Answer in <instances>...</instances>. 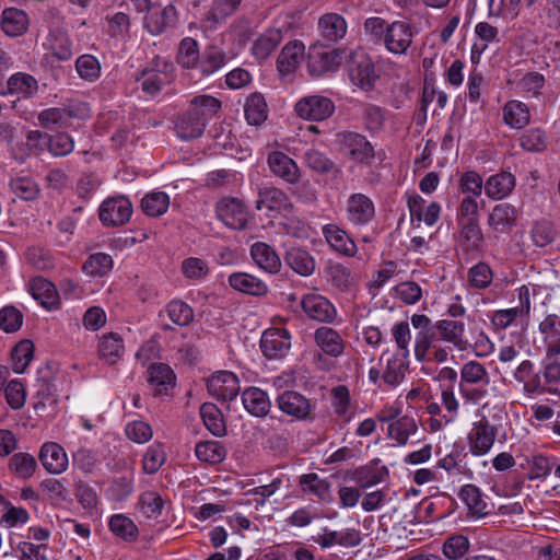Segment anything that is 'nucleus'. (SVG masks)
<instances>
[{
  "label": "nucleus",
  "instance_id": "1",
  "mask_svg": "<svg viewBox=\"0 0 560 560\" xmlns=\"http://www.w3.org/2000/svg\"><path fill=\"white\" fill-rule=\"evenodd\" d=\"M221 105V101L211 95L192 97L189 107L174 120L176 136L184 141L201 137L208 121L217 116Z\"/></svg>",
  "mask_w": 560,
  "mask_h": 560
},
{
  "label": "nucleus",
  "instance_id": "2",
  "mask_svg": "<svg viewBox=\"0 0 560 560\" xmlns=\"http://www.w3.org/2000/svg\"><path fill=\"white\" fill-rule=\"evenodd\" d=\"M334 102L324 95L313 94L300 98L294 110L296 115L306 120L323 121L328 119L335 113Z\"/></svg>",
  "mask_w": 560,
  "mask_h": 560
},
{
  "label": "nucleus",
  "instance_id": "3",
  "mask_svg": "<svg viewBox=\"0 0 560 560\" xmlns=\"http://www.w3.org/2000/svg\"><path fill=\"white\" fill-rule=\"evenodd\" d=\"M215 213L228 228L244 230L248 222V211L242 200L223 197L215 205Z\"/></svg>",
  "mask_w": 560,
  "mask_h": 560
},
{
  "label": "nucleus",
  "instance_id": "4",
  "mask_svg": "<svg viewBox=\"0 0 560 560\" xmlns=\"http://www.w3.org/2000/svg\"><path fill=\"white\" fill-rule=\"evenodd\" d=\"M132 205L124 196L104 200L98 209V218L105 226H120L129 221Z\"/></svg>",
  "mask_w": 560,
  "mask_h": 560
},
{
  "label": "nucleus",
  "instance_id": "5",
  "mask_svg": "<svg viewBox=\"0 0 560 560\" xmlns=\"http://www.w3.org/2000/svg\"><path fill=\"white\" fill-rule=\"evenodd\" d=\"M262 354L269 360L284 358L291 349V335L284 328H269L260 338Z\"/></svg>",
  "mask_w": 560,
  "mask_h": 560
},
{
  "label": "nucleus",
  "instance_id": "6",
  "mask_svg": "<svg viewBox=\"0 0 560 560\" xmlns=\"http://www.w3.org/2000/svg\"><path fill=\"white\" fill-rule=\"evenodd\" d=\"M337 141L347 151L352 160L361 163H369L374 159V147L365 136L353 131H341L337 133Z\"/></svg>",
  "mask_w": 560,
  "mask_h": 560
},
{
  "label": "nucleus",
  "instance_id": "7",
  "mask_svg": "<svg viewBox=\"0 0 560 560\" xmlns=\"http://www.w3.org/2000/svg\"><path fill=\"white\" fill-rule=\"evenodd\" d=\"M255 207L258 211L266 210L271 217H273L275 213H289L293 210V203L288 195L280 188L273 186L259 188Z\"/></svg>",
  "mask_w": 560,
  "mask_h": 560
},
{
  "label": "nucleus",
  "instance_id": "8",
  "mask_svg": "<svg viewBox=\"0 0 560 560\" xmlns=\"http://www.w3.org/2000/svg\"><path fill=\"white\" fill-rule=\"evenodd\" d=\"M497 428L491 425L489 420L482 416L479 421L474 422L468 433V444L470 452L476 456L487 454L495 440Z\"/></svg>",
  "mask_w": 560,
  "mask_h": 560
},
{
  "label": "nucleus",
  "instance_id": "9",
  "mask_svg": "<svg viewBox=\"0 0 560 560\" xmlns=\"http://www.w3.org/2000/svg\"><path fill=\"white\" fill-rule=\"evenodd\" d=\"M346 214L354 226L368 225L375 217L374 202L364 194H352L347 200Z\"/></svg>",
  "mask_w": 560,
  "mask_h": 560
},
{
  "label": "nucleus",
  "instance_id": "10",
  "mask_svg": "<svg viewBox=\"0 0 560 560\" xmlns=\"http://www.w3.org/2000/svg\"><path fill=\"white\" fill-rule=\"evenodd\" d=\"M237 376L229 371L213 374L207 382L208 393L219 400L229 401L236 398L240 393Z\"/></svg>",
  "mask_w": 560,
  "mask_h": 560
},
{
  "label": "nucleus",
  "instance_id": "11",
  "mask_svg": "<svg viewBox=\"0 0 560 560\" xmlns=\"http://www.w3.org/2000/svg\"><path fill=\"white\" fill-rule=\"evenodd\" d=\"M177 12L173 4L154 3L149 14L144 16V27L151 35H161L176 24Z\"/></svg>",
  "mask_w": 560,
  "mask_h": 560
},
{
  "label": "nucleus",
  "instance_id": "12",
  "mask_svg": "<svg viewBox=\"0 0 560 560\" xmlns=\"http://www.w3.org/2000/svg\"><path fill=\"white\" fill-rule=\"evenodd\" d=\"M301 306L308 318L320 323H332L337 316L335 305L320 294L310 293L304 295Z\"/></svg>",
  "mask_w": 560,
  "mask_h": 560
},
{
  "label": "nucleus",
  "instance_id": "13",
  "mask_svg": "<svg viewBox=\"0 0 560 560\" xmlns=\"http://www.w3.org/2000/svg\"><path fill=\"white\" fill-rule=\"evenodd\" d=\"M413 32L410 23L406 21H394L388 25L384 38L385 47L396 55H404L412 44Z\"/></svg>",
  "mask_w": 560,
  "mask_h": 560
},
{
  "label": "nucleus",
  "instance_id": "14",
  "mask_svg": "<svg viewBox=\"0 0 560 560\" xmlns=\"http://www.w3.org/2000/svg\"><path fill=\"white\" fill-rule=\"evenodd\" d=\"M268 166L271 173L287 182L288 184H298L301 179L300 168L296 162L281 151H272L267 158Z\"/></svg>",
  "mask_w": 560,
  "mask_h": 560
},
{
  "label": "nucleus",
  "instance_id": "15",
  "mask_svg": "<svg viewBox=\"0 0 560 560\" xmlns=\"http://www.w3.org/2000/svg\"><path fill=\"white\" fill-rule=\"evenodd\" d=\"M408 357L406 353L384 351L380 358V363L385 362V369L382 374L383 381L389 386H396L405 378L408 370Z\"/></svg>",
  "mask_w": 560,
  "mask_h": 560
},
{
  "label": "nucleus",
  "instance_id": "16",
  "mask_svg": "<svg viewBox=\"0 0 560 560\" xmlns=\"http://www.w3.org/2000/svg\"><path fill=\"white\" fill-rule=\"evenodd\" d=\"M278 408L298 420H305L312 412L311 401L302 394L294 390H285L277 398Z\"/></svg>",
  "mask_w": 560,
  "mask_h": 560
},
{
  "label": "nucleus",
  "instance_id": "17",
  "mask_svg": "<svg viewBox=\"0 0 560 560\" xmlns=\"http://www.w3.org/2000/svg\"><path fill=\"white\" fill-rule=\"evenodd\" d=\"M340 59L341 57L337 49H312L308 52L307 59L308 72L313 77H320L327 72L335 71L340 65Z\"/></svg>",
  "mask_w": 560,
  "mask_h": 560
},
{
  "label": "nucleus",
  "instance_id": "18",
  "mask_svg": "<svg viewBox=\"0 0 560 560\" xmlns=\"http://www.w3.org/2000/svg\"><path fill=\"white\" fill-rule=\"evenodd\" d=\"M322 232L331 249L347 257L355 255L357 245L343 229L329 223L323 226Z\"/></svg>",
  "mask_w": 560,
  "mask_h": 560
},
{
  "label": "nucleus",
  "instance_id": "19",
  "mask_svg": "<svg viewBox=\"0 0 560 560\" xmlns=\"http://www.w3.org/2000/svg\"><path fill=\"white\" fill-rule=\"evenodd\" d=\"M38 458L43 467L50 474H61L68 468V456L63 447L58 443H44Z\"/></svg>",
  "mask_w": 560,
  "mask_h": 560
},
{
  "label": "nucleus",
  "instance_id": "20",
  "mask_svg": "<svg viewBox=\"0 0 560 560\" xmlns=\"http://www.w3.org/2000/svg\"><path fill=\"white\" fill-rule=\"evenodd\" d=\"M349 75L353 84L365 91L372 90L377 79L372 60L365 56L352 60Z\"/></svg>",
  "mask_w": 560,
  "mask_h": 560
},
{
  "label": "nucleus",
  "instance_id": "21",
  "mask_svg": "<svg viewBox=\"0 0 560 560\" xmlns=\"http://www.w3.org/2000/svg\"><path fill=\"white\" fill-rule=\"evenodd\" d=\"M306 166L314 173L330 178H337L341 174L340 167L326 153L310 149L304 153Z\"/></svg>",
  "mask_w": 560,
  "mask_h": 560
},
{
  "label": "nucleus",
  "instance_id": "22",
  "mask_svg": "<svg viewBox=\"0 0 560 560\" xmlns=\"http://www.w3.org/2000/svg\"><path fill=\"white\" fill-rule=\"evenodd\" d=\"M517 210L514 206L502 202L493 207L488 218L489 226L497 233H509L516 224Z\"/></svg>",
  "mask_w": 560,
  "mask_h": 560
},
{
  "label": "nucleus",
  "instance_id": "23",
  "mask_svg": "<svg viewBox=\"0 0 560 560\" xmlns=\"http://www.w3.org/2000/svg\"><path fill=\"white\" fill-rule=\"evenodd\" d=\"M250 256L256 266L269 273H277L281 269L280 257L267 243H254L250 247Z\"/></svg>",
  "mask_w": 560,
  "mask_h": 560
},
{
  "label": "nucleus",
  "instance_id": "24",
  "mask_svg": "<svg viewBox=\"0 0 560 560\" xmlns=\"http://www.w3.org/2000/svg\"><path fill=\"white\" fill-rule=\"evenodd\" d=\"M283 38L280 27H269L259 35L252 46V54L257 60L267 59L279 46Z\"/></svg>",
  "mask_w": 560,
  "mask_h": 560
},
{
  "label": "nucleus",
  "instance_id": "25",
  "mask_svg": "<svg viewBox=\"0 0 560 560\" xmlns=\"http://www.w3.org/2000/svg\"><path fill=\"white\" fill-rule=\"evenodd\" d=\"M516 184L515 176L510 172H501L491 175L485 183L486 195L493 200H501L508 197Z\"/></svg>",
  "mask_w": 560,
  "mask_h": 560
},
{
  "label": "nucleus",
  "instance_id": "26",
  "mask_svg": "<svg viewBox=\"0 0 560 560\" xmlns=\"http://www.w3.org/2000/svg\"><path fill=\"white\" fill-rule=\"evenodd\" d=\"M314 340L319 349L330 357H339L345 350L343 339L331 327L322 326L314 332Z\"/></svg>",
  "mask_w": 560,
  "mask_h": 560
},
{
  "label": "nucleus",
  "instance_id": "27",
  "mask_svg": "<svg viewBox=\"0 0 560 560\" xmlns=\"http://www.w3.org/2000/svg\"><path fill=\"white\" fill-rule=\"evenodd\" d=\"M32 296L48 311L59 307V295L56 287L48 280L37 277L31 282Z\"/></svg>",
  "mask_w": 560,
  "mask_h": 560
},
{
  "label": "nucleus",
  "instance_id": "28",
  "mask_svg": "<svg viewBox=\"0 0 560 560\" xmlns=\"http://www.w3.org/2000/svg\"><path fill=\"white\" fill-rule=\"evenodd\" d=\"M518 299L522 304V308L512 307L508 310H499L495 311L492 315V324L500 328L504 329L509 327L516 318L518 314L528 315L530 311V302H529V292L528 289L523 285L518 291Z\"/></svg>",
  "mask_w": 560,
  "mask_h": 560
},
{
  "label": "nucleus",
  "instance_id": "29",
  "mask_svg": "<svg viewBox=\"0 0 560 560\" xmlns=\"http://www.w3.org/2000/svg\"><path fill=\"white\" fill-rule=\"evenodd\" d=\"M347 28L346 20L338 13H326L318 20V30L322 37L330 43H337L343 38Z\"/></svg>",
  "mask_w": 560,
  "mask_h": 560
},
{
  "label": "nucleus",
  "instance_id": "30",
  "mask_svg": "<svg viewBox=\"0 0 560 560\" xmlns=\"http://www.w3.org/2000/svg\"><path fill=\"white\" fill-rule=\"evenodd\" d=\"M27 14L16 8H7L1 14V30L10 37L23 35L28 28Z\"/></svg>",
  "mask_w": 560,
  "mask_h": 560
},
{
  "label": "nucleus",
  "instance_id": "31",
  "mask_svg": "<svg viewBox=\"0 0 560 560\" xmlns=\"http://www.w3.org/2000/svg\"><path fill=\"white\" fill-rule=\"evenodd\" d=\"M228 281L231 288L245 294L262 296L268 292V287L264 281L246 272H234Z\"/></svg>",
  "mask_w": 560,
  "mask_h": 560
},
{
  "label": "nucleus",
  "instance_id": "32",
  "mask_svg": "<svg viewBox=\"0 0 560 560\" xmlns=\"http://www.w3.org/2000/svg\"><path fill=\"white\" fill-rule=\"evenodd\" d=\"M244 408L255 417H265L271 408V401L266 392L258 387H248L242 394Z\"/></svg>",
  "mask_w": 560,
  "mask_h": 560
},
{
  "label": "nucleus",
  "instance_id": "33",
  "mask_svg": "<svg viewBox=\"0 0 560 560\" xmlns=\"http://www.w3.org/2000/svg\"><path fill=\"white\" fill-rule=\"evenodd\" d=\"M175 378L173 370L165 363H155L148 369V382L159 395L173 388Z\"/></svg>",
  "mask_w": 560,
  "mask_h": 560
},
{
  "label": "nucleus",
  "instance_id": "34",
  "mask_svg": "<svg viewBox=\"0 0 560 560\" xmlns=\"http://www.w3.org/2000/svg\"><path fill=\"white\" fill-rule=\"evenodd\" d=\"M441 340L452 343L458 349H464L466 341L464 339L465 324L462 320L440 319L435 323Z\"/></svg>",
  "mask_w": 560,
  "mask_h": 560
},
{
  "label": "nucleus",
  "instance_id": "35",
  "mask_svg": "<svg viewBox=\"0 0 560 560\" xmlns=\"http://www.w3.org/2000/svg\"><path fill=\"white\" fill-rule=\"evenodd\" d=\"M285 264L298 275L307 277L315 270V259L305 249L299 247L290 248L284 256Z\"/></svg>",
  "mask_w": 560,
  "mask_h": 560
},
{
  "label": "nucleus",
  "instance_id": "36",
  "mask_svg": "<svg viewBox=\"0 0 560 560\" xmlns=\"http://www.w3.org/2000/svg\"><path fill=\"white\" fill-rule=\"evenodd\" d=\"M304 45L302 42H289L281 50L277 58V68L283 75L293 72L303 54Z\"/></svg>",
  "mask_w": 560,
  "mask_h": 560
},
{
  "label": "nucleus",
  "instance_id": "37",
  "mask_svg": "<svg viewBox=\"0 0 560 560\" xmlns=\"http://www.w3.org/2000/svg\"><path fill=\"white\" fill-rule=\"evenodd\" d=\"M387 476V467L375 464L357 468L353 472V480L360 488L368 489L383 482Z\"/></svg>",
  "mask_w": 560,
  "mask_h": 560
},
{
  "label": "nucleus",
  "instance_id": "38",
  "mask_svg": "<svg viewBox=\"0 0 560 560\" xmlns=\"http://www.w3.org/2000/svg\"><path fill=\"white\" fill-rule=\"evenodd\" d=\"M300 485L305 491H310L322 502L331 503L334 501L330 483L314 472L302 475L300 477Z\"/></svg>",
  "mask_w": 560,
  "mask_h": 560
},
{
  "label": "nucleus",
  "instance_id": "39",
  "mask_svg": "<svg viewBox=\"0 0 560 560\" xmlns=\"http://www.w3.org/2000/svg\"><path fill=\"white\" fill-rule=\"evenodd\" d=\"M228 62L225 51L217 46L205 48L199 60V68L202 74L211 75L222 69Z\"/></svg>",
  "mask_w": 560,
  "mask_h": 560
},
{
  "label": "nucleus",
  "instance_id": "40",
  "mask_svg": "<svg viewBox=\"0 0 560 560\" xmlns=\"http://www.w3.org/2000/svg\"><path fill=\"white\" fill-rule=\"evenodd\" d=\"M503 120L512 128L525 127L530 120L527 105L521 101H509L503 107Z\"/></svg>",
  "mask_w": 560,
  "mask_h": 560
},
{
  "label": "nucleus",
  "instance_id": "41",
  "mask_svg": "<svg viewBox=\"0 0 560 560\" xmlns=\"http://www.w3.org/2000/svg\"><path fill=\"white\" fill-rule=\"evenodd\" d=\"M245 118L249 125L259 126L268 117L265 97L259 93L250 94L244 105Z\"/></svg>",
  "mask_w": 560,
  "mask_h": 560
},
{
  "label": "nucleus",
  "instance_id": "42",
  "mask_svg": "<svg viewBox=\"0 0 560 560\" xmlns=\"http://www.w3.org/2000/svg\"><path fill=\"white\" fill-rule=\"evenodd\" d=\"M200 416L206 428L215 436L226 434V425L221 410L212 402H205L200 407Z\"/></svg>",
  "mask_w": 560,
  "mask_h": 560
},
{
  "label": "nucleus",
  "instance_id": "43",
  "mask_svg": "<svg viewBox=\"0 0 560 560\" xmlns=\"http://www.w3.org/2000/svg\"><path fill=\"white\" fill-rule=\"evenodd\" d=\"M113 267L114 260L109 254L94 253L84 261L82 270L86 276L102 278L105 277Z\"/></svg>",
  "mask_w": 560,
  "mask_h": 560
},
{
  "label": "nucleus",
  "instance_id": "44",
  "mask_svg": "<svg viewBox=\"0 0 560 560\" xmlns=\"http://www.w3.org/2000/svg\"><path fill=\"white\" fill-rule=\"evenodd\" d=\"M124 343L121 337L116 332L104 335L98 342V353L101 359L108 364H114L121 357Z\"/></svg>",
  "mask_w": 560,
  "mask_h": 560
},
{
  "label": "nucleus",
  "instance_id": "45",
  "mask_svg": "<svg viewBox=\"0 0 560 560\" xmlns=\"http://www.w3.org/2000/svg\"><path fill=\"white\" fill-rule=\"evenodd\" d=\"M7 88L10 94L31 97L37 92L38 83L33 75L24 72H18L9 78Z\"/></svg>",
  "mask_w": 560,
  "mask_h": 560
},
{
  "label": "nucleus",
  "instance_id": "46",
  "mask_svg": "<svg viewBox=\"0 0 560 560\" xmlns=\"http://www.w3.org/2000/svg\"><path fill=\"white\" fill-rule=\"evenodd\" d=\"M490 378L487 369L478 361H469L460 369L459 385H489Z\"/></svg>",
  "mask_w": 560,
  "mask_h": 560
},
{
  "label": "nucleus",
  "instance_id": "47",
  "mask_svg": "<svg viewBox=\"0 0 560 560\" xmlns=\"http://www.w3.org/2000/svg\"><path fill=\"white\" fill-rule=\"evenodd\" d=\"M459 497L471 514L483 516L490 513L488 503L483 500L481 491L475 485H465L460 489Z\"/></svg>",
  "mask_w": 560,
  "mask_h": 560
},
{
  "label": "nucleus",
  "instance_id": "48",
  "mask_svg": "<svg viewBox=\"0 0 560 560\" xmlns=\"http://www.w3.org/2000/svg\"><path fill=\"white\" fill-rule=\"evenodd\" d=\"M195 454L201 462L208 464L222 463L226 457V450L219 441L199 442L195 447Z\"/></svg>",
  "mask_w": 560,
  "mask_h": 560
},
{
  "label": "nucleus",
  "instance_id": "49",
  "mask_svg": "<svg viewBox=\"0 0 560 560\" xmlns=\"http://www.w3.org/2000/svg\"><path fill=\"white\" fill-rule=\"evenodd\" d=\"M418 430L416 420L409 416H402L396 421L389 423L388 435L397 441L399 445L407 444L409 436L415 434Z\"/></svg>",
  "mask_w": 560,
  "mask_h": 560
},
{
  "label": "nucleus",
  "instance_id": "50",
  "mask_svg": "<svg viewBox=\"0 0 560 560\" xmlns=\"http://www.w3.org/2000/svg\"><path fill=\"white\" fill-rule=\"evenodd\" d=\"M200 57L196 39L185 37L180 40L176 57L178 65L186 69H192L199 63Z\"/></svg>",
  "mask_w": 560,
  "mask_h": 560
},
{
  "label": "nucleus",
  "instance_id": "51",
  "mask_svg": "<svg viewBox=\"0 0 560 560\" xmlns=\"http://www.w3.org/2000/svg\"><path fill=\"white\" fill-rule=\"evenodd\" d=\"M9 469L21 479L31 478L37 469L35 457L28 453H16L9 460Z\"/></svg>",
  "mask_w": 560,
  "mask_h": 560
},
{
  "label": "nucleus",
  "instance_id": "52",
  "mask_svg": "<svg viewBox=\"0 0 560 560\" xmlns=\"http://www.w3.org/2000/svg\"><path fill=\"white\" fill-rule=\"evenodd\" d=\"M170 206V197L163 191H153L147 194L141 200L143 212L150 217H160L164 214Z\"/></svg>",
  "mask_w": 560,
  "mask_h": 560
},
{
  "label": "nucleus",
  "instance_id": "53",
  "mask_svg": "<svg viewBox=\"0 0 560 560\" xmlns=\"http://www.w3.org/2000/svg\"><path fill=\"white\" fill-rule=\"evenodd\" d=\"M460 240L466 250L479 249L483 242V234L478 221L458 223Z\"/></svg>",
  "mask_w": 560,
  "mask_h": 560
},
{
  "label": "nucleus",
  "instance_id": "54",
  "mask_svg": "<svg viewBox=\"0 0 560 560\" xmlns=\"http://www.w3.org/2000/svg\"><path fill=\"white\" fill-rule=\"evenodd\" d=\"M34 355V343L28 339H23L12 349L13 371L21 374L25 371Z\"/></svg>",
  "mask_w": 560,
  "mask_h": 560
},
{
  "label": "nucleus",
  "instance_id": "55",
  "mask_svg": "<svg viewBox=\"0 0 560 560\" xmlns=\"http://www.w3.org/2000/svg\"><path fill=\"white\" fill-rule=\"evenodd\" d=\"M520 145L528 152H542L548 145V136L540 128H529L520 137Z\"/></svg>",
  "mask_w": 560,
  "mask_h": 560
},
{
  "label": "nucleus",
  "instance_id": "56",
  "mask_svg": "<svg viewBox=\"0 0 560 560\" xmlns=\"http://www.w3.org/2000/svg\"><path fill=\"white\" fill-rule=\"evenodd\" d=\"M361 117L365 130L370 133H377L384 127L385 110L380 106L373 104L364 105Z\"/></svg>",
  "mask_w": 560,
  "mask_h": 560
},
{
  "label": "nucleus",
  "instance_id": "57",
  "mask_svg": "<svg viewBox=\"0 0 560 560\" xmlns=\"http://www.w3.org/2000/svg\"><path fill=\"white\" fill-rule=\"evenodd\" d=\"M9 186L14 195L24 200H35L40 192L39 186L31 177L13 178L10 180Z\"/></svg>",
  "mask_w": 560,
  "mask_h": 560
},
{
  "label": "nucleus",
  "instance_id": "58",
  "mask_svg": "<svg viewBox=\"0 0 560 560\" xmlns=\"http://www.w3.org/2000/svg\"><path fill=\"white\" fill-rule=\"evenodd\" d=\"M110 530L125 540H132L138 535V528L135 523L122 514H115L109 520Z\"/></svg>",
  "mask_w": 560,
  "mask_h": 560
},
{
  "label": "nucleus",
  "instance_id": "59",
  "mask_svg": "<svg viewBox=\"0 0 560 560\" xmlns=\"http://www.w3.org/2000/svg\"><path fill=\"white\" fill-rule=\"evenodd\" d=\"M170 319L178 326H187L194 319L192 308L183 301L174 300L166 307Z\"/></svg>",
  "mask_w": 560,
  "mask_h": 560
},
{
  "label": "nucleus",
  "instance_id": "60",
  "mask_svg": "<svg viewBox=\"0 0 560 560\" xmlns=\"http://www.w3.org/2000/svg\"><path fill=\"white\" fill-rule=\"evenodd\" d=\"M557 232L553 223L549 220L537 221L532 229V240L538 247H545L551 244L556 238Z\"/></svg>",
  "mask_w": 560,
  "mask_h": 560
},
{
  "label": "nucleus",
  "instance_id": "61",
  "mask_svg": "<svg viewBox=\"0 0 560 560\" xmlns=\"http://www.w3.org/2000/svg\"><path fill=\"white\" fill-rule=\"evenodd\" d=\"M63 110L61 107H51L42 110L38 114V122L39 125L49 130H58L68 128L66 119H65Z\"/></svg>",
  "mask_w": 560,
  "mask_h": 560
},
{
  "label": "nucleus",
  "instance_id": "62",
  "mask_svg": "<svg viewBox=\"0 0 560 560\" xmlns=\"http://www.w3.org/2000/svg\"><path fill=\"white\" fill-rule=\"evenodd\" d=\"M469 550V540L463 535L448 537L443 545V553L446 558L457 560L464 557Z\"/></svg>",
  "mask_w": 560,
  "mask_h": 560
},
{
  "label": "nucleus",
  "instance_id": "63",
  "mask_svg": "<svg viewBox=\"0 0 560 560\" xmlns=\"http://www.w3.org/2000/svg\"><path fill=\"white\" fill-rule=\"evenodd\" d=\"M75 69L82 79L93 81L100 77L101 66L94 56L82 55L77 59Z\"/></svg>",
  "mask_w": 560,
  "mask_h": 560
},
{
  "label": "nucleus",
  "instance_id": "64",
  "mask_svg": "<svg viewBox=\"0 0 560 560\" xmlns=\"http://www.w3.org/2000/svg\"><path fill=\"white\" fill-rule=\"evenodd\" d=\"M139 505L147 517H159L164 505L162 497L154 491H147L141 494Z\"/></svg>",
  "mask_w": 560,
  "mask_h": 560
}]
</instances>
